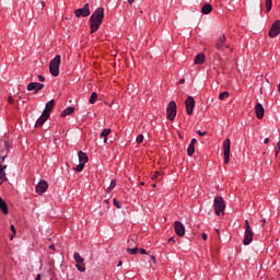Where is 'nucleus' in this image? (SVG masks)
Segmentation results:
<instances>
[{"label":"nucleus","mask_w":280,"mask_h":280,"mask_svg":"<svg viewBox=\"0 0 280 280\" xmlns=\"http://www.w3.org/2000/svg\"><path fill=\"white\" fill-rule=\"evenodd\" d=\"M104 21V8H97L90 18V34H95Z\"/></svg>","instance_id":"1"},{"label":"nucleus","mask_w":280,"mask_h":280,"mask_svg":"<svg viewBox=\"0 0 280 280\" xmlns=\"http://www.w3.org/2000/svg\"><path fill=\"white\" fill-rule=\"evenodd\" d=\"M62 61V57L60 55H56L55 58L49 62V72L54 78H58L60 75V62Z\"/></svg>","instance_id":"2"},{"label":"nucleus","mask_w":280,"mask_h":280,"mask_svg":"<svg viewBox=\"0 0 280 280\" xmlns=\"http://www.w3.org/2000/svg\"><path fill=\"white\" fill-rule=\"evenodd\" d=\"M213 208L215 215H224L226 203L224 202V198H222V196L214 197Z\"/></svg>","instance_id":"3"},{"label":"nucleus","mask_w":280,"mask_h":280,"mask_svg":"<svg viewBox=\"0 0 280 280\" xmlns=\"http://www.w3.org/2000/svg\"><path fill=\"white\" fill-rule=\"evenodd\" d=\"M255 236V232H253V228H250V223L248 220H245V233L243 244L244 246H248L253 242V237Z\"/></svg>","instance_id":"4"},{"label":"nucleus","mask_w":280,"mask_h":280,"mask_svg":"<svg viewBox=\"0 0 280 280\" xmlns=\"http://www.w3.org/2000/svg\"><path fill=\"white\" fill-rule=\"evenodd\" d=\"M176 102L171 101L166 107V119L174 121V119H176Z\"/></svg>","instance_id":"5"},{"label":"nucleus","mask_w":280,"mask_h":280,"mask_svg":"<svg viewBox=\"0 0 280 280\" xmlns=\"http://www.w3.org/2000/svg\"><path fill=\"white\" fill-rule=\"evenodd\" d=\"M78 156H79V165L74 167V172H82V170H84V165L89 163V155H86L83 151H79Z\"/></svg>","instance_id":"6"},{"label":"nucleus","mask_w":280,"mask_h":280,"mask_svg":"<svg viewBox=\"0 0 280 280\" xmlns=\"http://www.w3.org/2000/svg\"><path fill=\"white\" fill-rule=\"evenodd\" d=\"M91 15V7L89 3H85L83 8L74 10V16L77 19L83 18L86 19V16Z\"/></svg>","instance_id":"7"},{"label":"nucleus","mask_w":280,"mask_h":280,"mask_svg":"<svg viewBox=\"0 0 280 280\" xmlns=\"http://www.w3.org/2000/svg\"><path fill=\"white\" fill-rule=\"evenodd\" d=\"M223 156L224 163L228 164L231 161V139L226 138L223 141Z\"/></svg>","instance_id":"8"},{"label":"nucleus","mask_w":280,"mask_h":280,"mask_svg":"<svg viewBox=\"0 0 280 280\" xmlns=\"http://www.w3.org/2000/svg\"><path fill=\"white\" fill-rule=\"evenodd\" d=\"M47 189H49V184L45 179L39 180L38 184L35 186V191L36 194H38V196H43V194H45Z\"/></svg>","instance_id":"9"},{"label":"nucleus","mask_w":280,"mask_h":280,"mask_svg":"<svg viewBox=\"0 0 280 280\" xmlns=\"http://www.w3.org/2000/svg\"><path fill=\"white\" fill-rule=\"evenodd\" d=\"M186 113L187 115H194V108H196V101L194 96H188L185 101Z\"/></svg>","instance_id":"10"},{"label":"nucleus","mask_w":280,"mask_h":280,"mask_svg":"<svg viewBox=\"0 0 280 280\" xmlns=\"http://www.w3.org/2000/svg\"><path fill=\"white\" fill-rule=\"evenodd\" d=\"M280 35V20H277L271 25V28L269 31V37L270 38H277V36Z\"/></svg>","instance_id":"11"},{"label":"nucleus","mask_w":280,"mask_h":280,"mask_svg":"<svg viewBox=\"0 0 280 280\" xmlns=\"http://www.w3.org/2000/svg\"><path fill=\"white\" fill-rule=\"evenodd\" d=\"M27 91H34V93H38V91H43L45 89V84L38 82H31L27 84Z\"/></svg>","instance_id":"12"},{"label":"nucleus","mask_w":280,"mask_h":280,"mask_svg":"<svg viewBox=\"0 0 280 280\" xmlns=\"http://www.w3.org/2000/svg\"><path fill=\"white\" fill-rule=\"evenodd\" d=\"M215 47L220 51H222V49H224V47H226V49H229V45H226V36L225 35H221L218 37Z\"/></svg>","instance_id":"13"},{"label":"nucleus","mask_w":280,"mask_h":280,"mask_svg":"<svg viewBox=\"0 0 280 280\" xmlns=\"http://www.w3.org/2000/svg\"><path fill=\"white\" fill-rule=\"evenodd\" d=\"M174 229L178 237H185V225L183 223H180L179 221H175Z\"/></svg>","instance_id":"14"},{"label":"nucleus","mask_w":280,"mask_h":280,"mask_svg":"<svg viewBox=\"0 0 280 280\" xmlns=\"http://www.w3.org/2000/svg\"><path fill=\"white\" fill-rule=\"evenodd\" d=\"M255 113H256L257 119H264V115L266 110L264 109V105H261V103H257L255 105Z\"/></svg>","instance_id":"15"},{"label":"nucleus","mask_w":280,"mask_h":280,"mask_svg":"<svg viewBox=\"0 0 280 280\" xmlns=\"http://www.w3.org/2000/svg\"><path fill=\"white\" fill-rule=\"evenodd\" d=\"M54 106H56V101L50 100V101L46 104L45 109L43 110L44 115H48V117H50L51 110H54Z\"/></svg>","instance_id":"16"},{"label":"nucleus","mask_w":280,"mask_h":280,"mask_svg":"<svg viewBox=\"0 0 280 280\" xmlns=\"http://www.w3.org/2000/svg\"><path fill=\"white\" fill-rule=\"evenodd\" d=\"M47 119H49V116L45 113H42L40 117L35 122V128L43 126Z\"/></svg>","instance_id":"17"},{"label":"nucleus","mask_w":280,"mask_h":280,"mask_svg":"<svg viewBox=\"0 0 280 280\" xmlns=\"http://www.w3.org/2000/svg\"><path fill=\"white\" fill-rule=\"evenodd\" d=\"M112 130L110 128H105L101 135H100V139H104V143H108V135H110Z\"/></svg>","instance_id":"18"},{"label":"nucleus","mask_w":280,"mask_h":280,"mask_svg":"<svg viewBox=\"0 0 280 280\" xmlns=\"http://www.w3.org/2000/svg\"><path fill=\"white\" fill-rule=\"evenodd\" d=\"M206 56L203 52H200L198 54L196 57H195V60H194V65H202L206 60Z\"/></svg>","instance_id":"19"},{"label":"nucleus","mask_w":280,"mask_h":280,"mask_svg":"<svg viewBox=\"0 0 280 280\" xmlns=\"http://www.w3.org/2000/svg\"><path fill=\"white\" fill-rule=\"evenodd\" d=\"M0 210L2 211V213L4 215H8L9 210H8V203H5V200H3V198L0 197Z\"/></svg>","instance_id":"20"},{"label":"nucleus","mask_w":280,"mask_h":280,"mask_svg":"<svg viewBox=\"0 0 280 280\" xmlns=\"http://www.w3.org/2000/svg\"><path fill=\"white\" fill-rule=\"evenodd\" d=\"M75 113V107L70 106L62 110L61 117H68V115H73Z\"/></svg>","instance_id":"21"},{"label":"nucleus","mask_w":280,"mask_h":280,"mask_svg":"<svg viewBox=\"0 0 280 280\" xmlns=\"http://www.w3.org/2000/svg\"><path fill=\"white\" fill-rule=\"evenodd\" d=\"M213 10V7L209 3H206L202 8H201V13L202 14H211V11Z\"/></svg>","instance_id":"22"},{"label":"nucleus","mask_w":280,"mask_h":280,"mask_svg":"<svg viewBox=\"0 0 280 280\" xmlns=\"http://www.w3.org/2000/svg\"><path fill=\"white\" fill-rule=\"evenodd\" d=\"M8 165H3L1 166V171H0V180L2 183H5V180H8V176L5 175V170H7Z\"/></svg>","instance_id":"23"},{"label":"nucleus","mask_w":280,"mask_h":280,"mask_svg":"<svg viewBox=\"0 0 280 280\" xmlns=\"http://www.w3.org/2000/svg\"><path fill=\"white\" fill-rule=\"evenodd\" d=\"M73 259L74 261H77V264H84V258H82V256L78 252L73 254Z\"/></svg>","instance_id":"24"},{"label":"nucleus","mask_w":280,"mask_h":280,"mask_svg":"<svg viewBox=\"0 0 280 280\" xmlns=\"http://www.w3.org/2000/svg\"><path fill=\"white\" fill-rule=\"evenodd\" d=\"M195 152H196V145L195 144H189L188 149H187L188 156H194Z\"/></svg>","instance_id":"25"},{"label":"nucleus","mask_w":280,"mask_h":280,"mask_svg":"<svg viewBox=\"0 0 280 280\" xmlns=\"http://www.w3.org/2000/svg\"><path fill=\"white\" fill-rule=\"evenodd\" d=\"M75 268L79 270V272H85L86 271V267H84V262H78L75 265Z\"/></svg>","instance_id":"26"},{"label":"nucleus","mask_w":280,"mask_h":280,"mask_svg":"<svg viewBox=\"0 0 280 280\" xmlns=\"http://www.w3.org/2000/svg\"><path fill=\"white\" fill-rule=\"evenodd\" d=\"M115 187H117V180L112 179L109 187H107V191L110 192V190L115 189Z\"/></svg>","instance_id":"27"},{"label":"nucleus","mask_w":280,"mask_h":280,"mask_svg":"<svg viewBox=\"0 0 280 280\" xmlns=\"http://www.w3.org/2000/svg\"><path fill=\"white\" fill-rule=\"evenodd\" d=\"M127 253H129V255H137V253H139V248L137 246L132 247V248H127Z\"/></svg>","instance_id":"28"},{"label":"nucleus","mask_w":280,"mask_h":280,"mask_svg":"<svg viewBox=\"0 0 280 280\" xmlns=\"http://www.w3.org/2000/svg\"><path fill=\"white\" fill-rule=\"evenodd\" d=\"M265 5L266 12H270V10H272V0H266Z\"/></svg>","instance_id":"29"},{"label":"nucleus","mask_w":280,"mask_h":280,"mask_svg":"<svg viewBox=\"0 0 280 280\" xmlns=\"http://www.w3.org/2000/svg\"><path fill=\"white\" fill-rule=\"evenodd\" d=\"M97 102V93L93 92L90 96V104H95Z\"/></svg>","instance_id":"30"},{"label":"nucleus","mask_w":280,"mask_h":280,"mask_svg":"<svg viewBox=\"0 0 280 280\" xmlns=\"http://www.w3.org/2000/svg\"><path fill=\"white\" fill-rule=\"evenodd\" d=\"M229 97V92H222L220 95H219V100H226Z\"/></svg>","instance_id":"31"},{"label":"nucleus","mask_w":280,"mask_h":280,"mask_svg":"<svg viewBox=\"0 0 280 280\" xmlns=\"http://www.w3.org/2000/svg\"><path fill=\"white\" fill-rule=\"evenodd\" d=\"M113 202L116 209H121V203L117 199H113Z\"/></svg>","instance_id":"32"},{"label":"nucleus","mask_w":280,"mask_h":280,"mask_svg":"<svg viewBox=\"0 0 280 280\" xmlns=\"http://www.w3.org/2000/svg\"><path fill=\"white\" fill-rule=\"evenodd\" d=\"M136 141H137V143H143V135H139V136L136 138Z\"/></svg>","instance_id":"33"},{"label":"nucleus","mask_w":280,"mask_h":280,"mask_svg":"<svg viewBox=\"0 0 280 280\" xmlns=\"http://www.w3.org/2000/svg\"><path fill=\"white\" fill-rule=\"evenodd\" d=\"M11 231L13 235L11 236V240H14V235H16V228H14V224L11 225Z\"/></svg>","instance_id":"34"},{"label":"nucleus","mask_w":280,"mask_h":280,"mask_svg":"<svg viewBox=\"0 0 280 280\" xmlns=\"http://www.w3.org/2000/svg\"><path fill=\"white\" fill-rule=\"evenodd\" d=\"M279 152H280V142H278L276 147V156H279Z\"/></svg>","instance_id":"35"},{"label":"nucleus","mask_w":280,"mask_h":280,"mask_svg":"<svg viewBox=\"0 0 280 280\" xmlns=\"http://www.w3.org/2000/svg\"><path fill=\"white\" fill-rule=\"evenodd\" d=\"M128 244H129V246H135V244H137V242H135V238H130V240H128Z\"/></svg>","instance_id":"36"},{"label":"nucleus","mask_w":280,"mask_h":280,"mask_svg":"<svg viewBox=\"0 0 280 280\" xmlns=\"http://www.w3.org/2000/svg\"><path fill=\"white\" fill-rule=\"evenodd\" d=\"M197 135H199V137H205V135H207V131L197 130Z\"/></svg>","instance_id":"37"},{"label":"nucleus","mask_w":280,"mask_h":280,"mask_svg":"<svg viewBox=\"0 0 280 280\" xmlns=\"http://www.w3.org/2000/svg\"><path fill=\"white\" fill-rule=\"evenodd\" d=\"M138 252L140 253V255H148V252H145L144 248H140Z\"/></svg>","instance_id":"38"},{"label":"nucleus","mask_w":280,"mask_h":280,"mask_svg":"<svg viewBox=\"0 0 280 280\" xmlns=\"http://www.w3.org/2000/svg\"><path fill=\"white\" fill-rule=\"evenodd\" d=\"M159 172H156L151 178H152V180H156L158 178H159Z\"/></svg>","instance_id":"39"},{"label":"nucleus","mask_w":280,"mask_h":280,"mask_svg":"<svg viewBox=\"0 0 280 280\" xmlns=\"http://www.w3.org/2000/svg\"><path fill=\"white\" fill-rule=\"evenodd\" d=\"M37 78H38V80H39V82H45V77L44 75H37Z\"/></svg>","instance_id":"40"},{"label":"nucleus","mask_w":280,"mask_h":280,"mask_svg":"<svg viewBox=\"0 0 280 280\" xmlns=\"http://www.w3.org/2000/svg\"><path fill=\"white\" fill-rule=\"evenodd\" d=\"M196 143H198V140L196 138H194L191 141H190V145H196Z\"/></svg>","instance_id":"41"},{"label":"nucleus","mask_w":280,"mask_h":280,"mask_svg":"<svg viewBox=\"0 0 280 280\" xmlns=\"http://www.w3.org/2000/svg\"><path fill=\"white\" fill-rule=\"evenodd\" d=\"M207 237H208L207 233L201 234V238L203 240V242H207Z\"/></svg>","instance_id":"42"},{"label":"nucleus","mask_w":280,"mask_h":280,"mask_svg":"<svg viewBox=\"0 0 280 280\" xmlns=\"http://www.w3.org/2000/svg\"><path fill=\"white\" fill-rule=\"evenodd\" d=\"M9 104H14V98L12 96H9Z\"/></svg>","instance_id":"43"},{"label":"nucleus","mask_w":280,"mask_h":280,"mask_svg":"<svg viewBox=\"0 0 280 280\" xmlns=\"http://www.w3.org/2000/svg\"><path fill=\"white\" fill-rule=\"evenodd\" d=\"M264 143H266V144L270 143V139H269V138H266V139L264 140Z\"/></svg>","instance_id":"44"},{"label":"nucleus","mask_w":280,"mask_h":280,"mask_svg":"<svg viewBox=\"0 0 280 280\" xmlns=\"http://www.w3.org/2000/svg\"><path fill=\"white\" fill-rule=\"evenodd\" d=\"M49 249L50 250H56V246L55 245H49Z\"/></svg>","instance_id":"45"},{"label":"nucleus","mask_w":280,"mask_h":280,"mask_svg":"<svg viewBox=\"0 0 280 280\" xmlns=\"http://www.w3.org/2000/svg\"><path fill=\"white\" fill-rule=\"evenodd\" d=\"M178 84H185V79H180V80L178 81Z\"/></svg>","instance_id":"46"},{"label":"nucleus","mask_w":280,"mask_h":280,"mask_svg":"<svg viewBox=\"0 0 280 280\" xmlns=\"http://www.w3.org/2000/svg\"><path fill=\"white\" fill-rule=\"evenodd\" d=\"M132 3H135V0H128L129 5H132Z\"/></svg>","instance_id":"47"},{"label":"nucleus","mask_w":280,"mask_h":280,"mask_svg":"<svg viewBox=\"0 0 280 280\" xmlns=\"http://www.w3.org/2000/svg\"><path fill=\"white\" fill-rule=\"evenodd\" d=\"M168 242H173L174 243V242H176V240H174V237H170Z\"/></svg>","instance_id":"48"},{"label":"nucleus","mask_w":280,"mask_h":280,"mask_svg":"<svg viewBox=\"0 0 280 280\" xmlns=\"http://www.w3.org/2000/svg\"><path fill=\"white\" fill-rule=\"evenodd\" d=\"M35 280H40V273L35 277Z\"/></svg>","instance_id":"49"},{"label":"nucleus","mask_w":280,"mask_h":280,"mask_svg":"<svg viewBox=\"0 0 280 280\" xmlns=\"http://www.w3.org/2000/svg\"><path fill=\"white\" fill-rule=\"evenodd\" d=\"M122 264H124V261H121V260H119V262H118V268H119V266H122Z\"/></svg>","instance_id":"50"},{"label":"nucleus","mask_w":280,"mask_h":280,"mask_svg":"<svg viewBox=\"0 0 280 280\" xmlns=\"http://www.w3.org/2000/svg\"><path fill=\"white\" fill-rule=\"evenodd\" d=\"M260 222H262V224H264L266 222V219L260 220Z\"/></svg>","instance_id":"51"},{"label":"nucleus","mask_w":280,"mask_h":280,"mask_svg":"<svg viewBox=\"0 0 280 280\" xmlns=\"http://www.w3.org/2000/svg\"><path fill=\"white\" fill-rule=\"evenodd\" d=\"M151 259H153V260H154V259H156V257H154V255H152V256H151Z\"/></svg>","instance_id":"52"},{"label":"nucleus","mask_w":280,"mask_h":280,"mask_svg":"<svg viewBox=\"0 0 280 280\" xmlns=\"http://www.w3.org/2000/svg\"><path fill=\"white\" fill-rule=\"evenodd\" d=\"M2 161H5V156H2Z\"/></svg>","instance_id":"53"},{"label":"nucleus","mask_w":280,"mask_h":280,"mask_svg":"<svg viewBox=\"0 0 280 280\" xmlns=\"http://www.w3.org/2000/svg\"><path fill=\"white\" fill-rule=\"evenodd\" d=\"M152 187H156V184H152Z\"/></svg>","instance_id":"54"},{"label":"nucleus","mask_w":280,"mask_h":280,"mask_svg":"<svg viewBox=\"0 0 280 280\" xmlns=\"http://www.w3.org/2000/svg\"><path fill=\"white\" fill-rule=\"evenodd\" d=\"M140 185H145V183L142 182V183H140Z\"/></svg>","instance_id":"55"},{"label":"nucleus","mask_w":280,"mask_h":280,"mask_svg":"<svg viewBox=\"0 0 280 280\" xmlns=\"http://www.w3.org/2000/svg\"><path fill=\"white\" fill-rule=\"evenodd\" d=\"M0 172H1V166H0Z\"/></svg>","instance_id":"56"}]
</instances>
